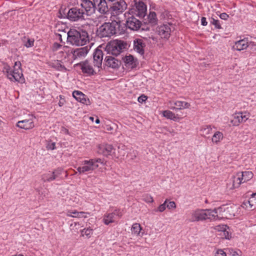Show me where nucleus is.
Listing matches in <instances>:
<instances>
[{
	"instance_id": "1",
	"label": "nucleus",
	"mask_w": 256,
	"mask_h": 256,
	"mask_svg": "<svg viewBox=\"0 0 256 256\" xmlns=\"http://www.w3.org/2000/svg\"><path fill=\"white\" fill-rule=\"evenodd\" d=\"M221 208L210 209H197L191 212L192 217L190 222L202 221L206 220H214L218 218V212L220 211Z\"/></svg>"
},
{
	"instance_id": "2",
	"label": "nucleus",
	"mask_w": 256,
	"mask_h": 256,
	"mask_svg": "<svg viewBox=\"0 0 256 256\" xmlns=\"http://www.w3.org/2000/svg\"><path fill=\"white\" fill-rule=\"evenodd\" d=\"M88 40V34L86 30L73 29L68 31V42L72 45L84 46Z\"/></svg>"
},
{
	"instance_id": "3",
	"label": "nucleus",
	"mask_w": 256,
	"mask_h": 256,
	"mask_svg": "<svg viewBox=\"0 0 256 256\" xmlns=\"http://www.w3.org/2000/svg\"><path fill=\"white\" fill-rule=\"evenodd\" d=\"M120 26V22L116 21L112 22H104L98 28L96 34L100 38H110L114 34H120L117 30Z\"/></svg>"
},
{
	"instance_id": "4",
	"label": "nucleus",
	"mask_w": 256,
	"mask_h": 256,
	"mask_svg": "<svg viewBox=\"0 0 256 256\" xmlns=\"http://www.w3.org/2000/svg\"><path fill=\"white\" fill-rule=\"evenodd\" d=\"M58 16L60 18H66L72 22H78L85 20L84 10L77 7L70 8L68 12H65V10L60 9Z\"/></svg>"
},
{
	"instance_id": "5",
	"label": "nucleus",
	"mask_w": 256,
	"mask_h": 256,
	"mask_svg": "<svg viewBox=\"0 0 256 256\" xmlns=\"http://www.w3.org/2000/svg\"><path fill=\"white\" fill-rule=\"evenodd\" d=\"M127 43L124 40H115L109 42L105 48L108 54L117 56L127 48Z\"/></svg>"
},
{
	"instance_id": "6",
	"label": "nucleus",
	"mask_w": 256,
	"mask_h": 256,
	"mask_svg": "<svg viewBox=\"0 0 256 256\" xmlns=\"http://www.w3.org/2000/svg\"><path fill=\"white\" fill-rule=\"evenodd\" d=\"M147 6L142 2H136L132 8L129 10L128 13L140 18H144L146 14Z\"/></svg>"
},
{
	"instance_id": "7",
	"label": "nucleus",
	"mask_w": 256,
	"mask_h": 256,
	"mask_svg": "<svg viewBox=\"0 0 256 256\" xmlns=\"http://www.w3.org/2000/svg\"><path fill=\"white\" fill-rule=\"evenodd\" d=\"M124 16L126 18V26L127 28L133 31H138L140 30L142 25L140 20L128 12L125 13Z\"/></svg>"
},
{
	"instance_id": "8",
	"label": "nucleus",
	"mask_w": 256,
	"mask_h": 256,
	"mask_svg": "<svg viewBox=\"0 0 256 256\" xmlns=\"http://www.w3.org/2000/svg\"><path fill=\"white\" fill-rule=\"evenodd\" d=\"M96 169V166L90 159L83 160L80 166L76 168L80 174H90Z\"/></svg>"
},
{
	"instance_id": "9",
	"label": "nucleus",
	"mask_w": 256,
	"mask_h": 256,
	"mask_svg": "<svg viewBox=\"0 0 256 256\" xmlns=\"http://www.w3.org/2000/svg\"><path fill=\"white\" fill-rule=\"evenodd\" d=\"M94 2L90 0H80V5L84 10L85 16H90L95 12L96 7Z\"/></svg>"
},
{
	"instance_id": "10",
	"label": "nucleus",
	"mask_w": 256,
	"mask_h": 256,
	"mask_svg": "<svg viewBox=\"0 0 256 256\" xmlns=\"http://www.w3.org/2000/svg\"><path fill=\"white\" fill-rule=\"evenodd\" d=\"M34 120H36V117L34 116L32 114L28 115V118L18 121L17 122L16 126L20 128L26 130L32 129L34 127Z\"/></svg>"
},
{
	"instance_id": "11",
	"label": "nucleus",
	"mask_w": 256,
	"mask_h": 256,
	"mask_svg": "<svg viewBox=\"0 0 256 256\" xmlns=\"http://www.w3.org/2000/svg\"><path fill=\"white\" fill-rule=\"evenodd\" d=\"M64 170L60 168L55 169L53 172H48L42 176V179L45 182H50L60 178Z\"/></svg>"
},
{
	"instance_id": "12",
	"label": "nucleus",
	"mask_w": 256,
	"mask_h": 256,
	"mask_svg": "<svg viewBox=\"0 0 256 256\" xmlns=\"http://www.w3.org/2000/svg\"><path fill=\"white\" fill-rule=\"evenodd\" d=\"M8 78L12 82H20V79L23 77L21 69L14 68L11 70L8 68L6 70Z\"/></svg>"
},
{
	"instance_id": "13",
	"label": "nucleus",
	"mask_w": 256,
	"mask_h": 256,
	"mask_svg": "<svg viewBox=\"0 0 256 256\" xmlns=\"http://www.w3.org/2000/svg\"><path fill=\"white\" fill-rule=\"evenodd\" d=\"M121 216L122 214L120 210H115L112 212L105 214L102 220L105 224L108 225L110 223L114 222Z\"/></svg>"
},
{
	"instance_id": "14",
	"label": "nucleus",
	"mask_w": 256,
	"mask_h": 256,
	"mask_svg": "<svg viewBox=\"0 0 256 256\" xmlns=\"http://www.w3.org/2000/svg\"><path fill=\"white\" fill-rule=\"evenodd\" d=\"M90 48L88 46L76 48L71 50L74 60H80L86 56Z\"/></svg>"
},
{
	"instance_id": "15",
	"label": "nucleus",
	"mask_w": 256,
	"mask_h": 256,
	"mask_svg": "<svg viewBox=\"0 0 256 256\" xmlns=\"http://www.w3.org/2000/svg\"><path fill=\"white\" fill-rule=\"evenodd\" d=\"M115 151L116 149L110 144H102L98 148V152L106 156L114 155Z\"/></svg>"
},
{
	"instance_id": "16",
	"label": "nucleus",
	"mask_w": 256,
	"mask_h": 256,
	"mask_svg": "<svg viewBox=\"0 0 256 256\" xmlns=\"http://www.w3.org/2000/svg\"><path fill=\"white\" fill-rule=\"evenodd\" d=\"M93 62L95 67L100 68L102 67L103 60L104 54L102 51L99 48H96L93 54Z\"/></svg>"
},
{
	"instance_id": "17",
	"label": "nucleus",
	"mask_w": 256,
	"mask_h": 256,
	"mask_svg": "<svg viewBox=\"0 0 256 256\" xmlns=\"http://www.w3.org/2000/svg\"><path fill=\"white\" fill-rule=\"evenodd\" d=\"M242 178L239 172H237L230 179V182L227 184L228 187L230 190L238 188L240 184L244 183Z\"/></svg>"
},
{
	"instance_id": "18",
	"label": "nucleus",
	"mask_w": 256,
	"mask_h": 256,
	"mask_svg": "<svg viewBox=\"0 0 256 256\" xmlns=\"http://www.w3.org/2000/svg\"><path fill=\"white\" fill-rule=\"evenodd\" d=\"M96 7V10L102 14H106L110 9V5H108L106 0H93Z\"/></svg>"
},
{
	"instance_id": "19",
	"label": "nucleus",
	"mask_w": 256,
	"mask_h": 256,
	"mask_svg": "<svg viewBox=\"0 0 256 256\" xmlns=\"http://www.w3.org/2000/svg\"><path fill=\"white\" fill-rule=\"evenodd\" d=\"M157 31L162 38L168 40L170 35V24H164L158 28Z\"/></svg>"
},
{
	"instance_id": "20",
	"label": "nucleus",
	"mask_w": 256,
	"mask_h": 256,
	"mask_svg": "<svg viewBox=\"0 0 256 256\" xmlns=\"http://www.w3.org/2000/svg\"><path fill=\"white\" fill-rule=\"evenodd\" d=\"M78 65L80 66V69L84 74H86L88 75H94L96 74L92 65L87 60L80 62L78 64Z\"/></svg>"
},
{
	"instance_id": "21",
	"label": "nucleus",
	"mask_w": 256,
	"mask_h": 256,
	"mask_svg": "<svg viewBox=\"0 0 256 256\" xmlns=\"http://www.w3.org/2000/svg\"><path fill=\"white\" fill-rule=\"evenodd\" d=\"M110 9L116 14L122 12L127 8V4L124 0H120L110 5Z\"/></svg>"
},
{
	"instance_id": "22",
	"label": "nucleus",
	"mask_w": 256,
	"mask_h": 256,
	"mask_svg": "<svg viewBox=\"0 0 256 256\" xmlns=\"http://www.w3.org/2000/svg\"><path fill=\"white\" fill-rule=\"evenodd\" d=\"M170 108L173 110H180L188 108L190 106V103L181 100L170 102Z\"/></svg>"
},
{
	"instance_id": "23",
	"label": "nucleus",
	"mask_w": 256,
	"mask_h": 256,
	"mask_svg": "<svg viewBox=\"0 0 256 256\" xmlns=\"http://www.w3.org/2000/svg\"><path fill=\"white\" fill-rule=\"evenodd\" d=\"M134 50L135 52L138 53L141 56L144 54V48L146 44L143 40L137 38L134 40Z\"/></svg>"
},
{
	"instance_id": "24",
	"label": "nucleus",
	"mask_w": 256,
	"mask_h": 256,
	"mask_svg": "<svg viewBox=\"0 0 256 256\" xmlns=\"http://www.w3.org/2000/svg\"><path fill=\"white\" fill-rule=\"evenodd\" d=\"M104 62L106 66L112 68H118L120 64V62L119 60L110 56H106Z\"/></svg>"
},
{
	"instance_id": "25",
	"label": "nucleus",
	"mask_w": 256,
	"mask_h": 256,
	"mask_svg": "<svg viewBox=\"0 0 256 256\" xmlns=\"http://www.w3.org/2000/svg\"><path fill=\"white\" fill-rule=\"evenodd\" d=\"M248 46V38H244L236 42L233 46L234 49L240 51L246 49Z\"/></svg>"
},
{
	"instance_id": "26",
	"label": "nucleus",
	"mask_w": 256,
	"mask_h": 256,
	"mask_svg": "<svg viewBox=\"0 0 256 256\" xmlns=\"http://www.w3.org/2000/svg\"><path fill=\"white\" fill-rule=\"evenodd\" d=\"M124 62L126 66L134 68L136 66V60L132 55L126 56L124 58Z\"/></svg>"
},
{
	"instance_id": "27",
	"label": "nucleus",
	"mask_w": 256,
	"mask_h": 256,
	"mask_svg": "<svg viewBox=\"0 0 256 256\" xmlns=\"http://www.w3.org/2000/svg\"><path fill=\"white\" fill-rule=\"evenodd\" d=\"M239 173L242 176V179L244 183L251 180L254 176L253 173L250 171L240 172Z\"/></svg>"
},
{
	"instance_id": "28",
	"label": "nucleus",
	"mask_w": 256,
	"mask_h": 256,
	"mask_svg": "<svg viewBox=\"0 0 256 256\" xmlns=\"http://www.w3.org/2000/svg\"><path fill=\"white\" fill-rule=\"evenodd\" d=\"M242 112L236 113L233 114L232 118L230 120L231 124L234 126H238L239 124L242 122L240 120L242 116Z\"/></svg>"
},
{
	"instance_id": "29",
	"label": "nucleus",
	"mask_w": 256,
	"mask_h": 256,
	"mask_svg": "<svg viewBox=\"0 0 256 256\" xmlns=\"http://www.w3.org/2000/svg\"><path fill=\"white\" fill-rule=\"evenodd\" d=\"M227 226L226 225H222L218 226V230L222 232L220 235L224 236L226 239L230 240L231 238V234L226 230Z\"/></svg>"
},
{
	"instance_id": "30",
	"label": "nucleus",
	"mask_w": 256,
	"mask_h": 256,
	"mask_svg": "<svg viewBox=\"0 0 256 256\" xmlns=\"http://www.w3.org/2000/svg\"><path fill=\"white\" fill-rule=\"evenodd\" d=\"M162 114L165 118L174 121H177L179 118L177 115L168 110L164 111Z\"/></svg>"
},
{
	"instance_id": "31",
	"label": "nucleus",
	"mask_w": 256,
	"mask_h": 256,
	"mask_svg": "<svg viewBox=\"0 0 256 256\" xmlns=\"http://www.w3.org/2000/svg\"><path fill=\"white\" fill-rule=\"evenodd\" d=\"M148 20L152 25H156L157 24L158 19L156 13L154 12H150L148 16Z\"/></svg>"
},
{
	"instance_id": "32",
	"label": "nucleus",
	"mask_w": 256,
	"mask_h": 256,
	"mask_svg": "<svg viewBox=\"0 0 256 256\" xmlns=\"http://www.w3.org/2000/svg\"><path fill=\"white\" fill-rule=\"evenodd\" d=\"M142 228L140 225L138 223L134 224L132 226L131 230L132 234L138 236L140 234Z\"/></svg>"
},
{
	"instance_id": "33",
	"label": "nucleus",
	"mask_w": 256,
	"mask_h": 256,
	"mask_svg": "<svg viewBox=\"0 0 256 256\" xmlns=\"http://www.w3.org/2000/svg\"><path fill=\"white\" fill-rule=\"evenodd\" d=\"M223 138L224 135L222 132H216L214 134L212 140L213 142L218 143L222 140Z\"/></svg>"
},
{
	"instance_id": "34",
	"label": "nucleus",
	"mask_w": 256,
	"mask_h": 256,
	"mask_svg": "<svg viewBox=\"0 0 256 256\" xmlns=\"http://www.w3.org/2000/svg\"><path fill=\"white\" fill-rule=\"evenodd\" d=\"M72 96L78 102H80L82 98L85 96V94L82 92L74 90L72 92Z\"/></svg>"
},
{
	"instance_id": "35",
	"label": "nucleus",
	"mask_w": 256,
	"mask_h": 256,
	"mask_svg": "<svg viewBox=\"0 0 256 256\" xmlns=\"http://www.w3.org/2000/svg\"><path fill=\"white\" fill-rule=\"evenodd\" d=\"M254 205L253 200L250 198L248 200H244L242 206L243 208H252Z\"/></svg>"
},
{
	"instance_id": "36",
	"label": "nucleus",
	"mask_w": 256,
	"mask_h": 256,
	"mask_svg": "<svg viewBox=\"0 0 256 256\" xmlns=\"http://www.w3.org/2000/svg\"><path fill=\"white\" fill-rule=\"evenodd\" d=\"M93 233V230L90 227L86 228L81 230L82 236H86L87 238H90Z\"/></svg>"
},
{
	"instance_id": "37",
	"label": "nucleus",
	"mask_w": 256,
	"mask_h": 256,
	"mask_svg": "<svg viewBox=\"0 0 256 256\" xmlns=\"http://www.w3.org/2000/svg\"><path fill=\"white\" fill-rule=\"evenodd\" d=\"M68 32L62 31L61 34H56V38L58 39L61 42L64 43L62 41V38L64 39H66L68 40Z\"/></svg>"
},
{
	"instance_id": "38",
	"label": "nucleus",
	"mask_w": 256,
	"mask_h": 256,
	"mask_svg": "<svg viewBox=\"0 0 256 256\" xmlns=\"http://www.w3.org/2000/svg\"><path fill=\"white\" fill-rule=\"evenodd\" d=\"M212 130V128L210 125L203 126L201 129L202 134L204 136H206V135H208L210 134Z\"/></svg>"
},
{
	"instance_id": "39",
	"label": "nucleus",
	"mask_w": 256,
	"mask_h": 256,
	"mask_svg": "<svg viewBox=\"0 0 256 256\" xmlns=\"http://www.w3.org/2000/svg\"><path fill=\"white\" fill-rule=\"evenodd\" d=\"M23 42L24 46L26 48H29L34 46V40L33 38H28L26 40H24Z\"/></svg>"
},
{
	"instance_id": "40",
	"label": "nucleus",
	"mask_w": 256,
	"mask_h": 256,
	"mask_svg": "<svg viewBox=\"0 0 256 256\" xmlns=\"http://www.w3.org/2000/svg\"><path fill=\"white\" fill-rule=\"evenodd\" d=\"M70 214H68V216L71 217H75V218H81L83 216L84 214V212H78L76 210L72 211V212H70Z\"/></svg>"
},
{
	"instance_id": "41",
	"label": "nucleus",
	"mask_w": 256,
	"mask_h": 256,
	"mask_svg": "<svg viewBox=\"0 0 256 256\" xmlns=\"http://www.w3.org/2000/svg\"><path fill=\"white\" fill-rule=\"evenodd\" d=\"M210 24L214 26L215 28L218 29H221L222 28L221 26V24L220 22V21L216 20L214 18H212V20L210 21Z\"/></svg>"
},
{
	"instance_id": "42",
	"label": "nucleus",
	"mask_w": 256,
	"mask_h": 256,
	"mask_svg": "<svg viewBox=\"0 0 256 256\" xmlns=\"http://www.w3.org/2000/svg\"><path fill=\"white\" fill-rule=\"evenodd\" d=\"M46 148L48 150H56V142H53L52 140L48 141L46 144Z\"/></svg>"
},
{
	"instance_id": "43",
	"label": "nucleus",
	"mask_w": 256,
	"mask_h": 256,
	"mask_svg": "<svg viewBox=\"0 0 256 256\" xmlns=\"http://www.w3.org/2000/svg\"><path fill=\"white\" fill-rule=\"evenodd\" d=\"M167 202H168V200H166L162 204L159 206L158 208L154 210V212H164L166 208V204H167Z\"/></svg>"
},
{
	"instance_id": "44",
	"label": "nucleus",
	"mask_w": 256,
	"mask_h": 256,
	"mask_svg": "<svg viewBox=\"0 0 256 256\" xmlns=\"http://www.w3.org/2000/svg\"><path fill=\"white\" fill-rule=\"evenodd\" d=\"M56 66L59 70L66 72L67 68L62 64L60 61H58L56 63Z\"/></svg>"
},
{
	"instance_id": "45",
	"label": "nucleus",
	"mask_w": 256,
	"mask_h": 256,
	"mask_svg": "<svg viewBox=\"0 0 256 256\" xmlns=\"http://www.w3.org/2000/svg\"><path fill=\"white\" fill-rule=\"evenodd\" d=\"M240 120L242 122H245L249 118V113L246 112H242Z\"/></svg>"
},
{
	"instance_id": "46",
	"label": "nucleus",
	"mask_w": 256,
	"mask_h": 256,
	"mask_svg": "<svg viewBox=\"0 0 256 256\" xmlns=\"http://www.w3.org/2000/svg\"><path fill=\"white\" fill-rule=\"evenodd\" d=\"M80 102L87 106L90 105L91 104L90 99L86 95H85V96H84V98H82V100L80 101Z\"/></svg>"
},
{
	"instance_id": "47",
	"label": "nucleus",
	"mask_w": 256,
	"mask_h": 256,
	"mask_svg": "<svg viewBox=\"0 0 256 256\" xmlns=\"http://www.w3.org/2000/svg\"><path fill=\"white\" fill-rule=\"evenodd\" d=\"M91 160L92 162L96 166V168H97L98 167V164H102L103 162L102 159L99 158H91Z\"/></svg>"
},
{
	"instance_id": "48",
	"label": "nucleus",
	"mask_w": 256,
	"mask_h": 256,
	"mask_svg": "<svg viewBox=\"0 0 256 256\" xmlns=\"http://www.w3.org/2000/svg\"><path fill=\"white\" fill-rule=\"evenodd\" d=\"M166 206L168 209H170L172 208H175L176 206L175 202L173 201H172L169 202H168L167 204H166Z\"/></svg>"
},
{
	"instance_id": "49",
	"label": "nucleus",
	"mask_w": 256,
	"mask_h": 256,
	"mask_svg": "<svg viewBox=\"0 0 256 256\" xmlns=\"http://www.w3.org/2000/svg\"><path fill=\"white\" fill-rule=\"evenodd\" d=\"M147 98L148 97L146 96L144 94H142L138 98V101L140 103H142L143 102H145Z\"/></svg>"
},
{
	"instance_id": "50",
	"label": "nucleus",
	"mask_w": 256,
	"mask_h": 256,
	"mask_svg": "<svg viewBox=\"0 0 256 256\" xmlns=\"http://www.w3.org/2000/svg\"><path fill=\"white\" fill-rule=\"evenodd\" d=\"M226 252L222 250H218L215 254V256H226Z\"/></svg>"
},
{
	"instance_id": "51",
	"label": "nucleus",
	"mask_w": 256,
	"mask_h": 256,
	"mask_svg": "<svg viewBox=\"0 0 256 256\" xmlns=\"http://www.w3.org/2000/svg\"><path fill=\"white\" fill-rule=\"evenodd\" d=\"M62 46V45L58 44V43H54L52 46L53 50L56 51L59 50L61 47Z\"/></svg>"
},
{
	"instance_id": "52",
	"label": "nucleus",
	"mask_w": 256,
	"mask_h": 256,
	"mask_svg": "<svg viewBox=\"0 0 256 256\" xmlns=\"http://www.w3.org/2000/svg\"><path fill=\"white\" fill-rule=\"evenodd\" d=\"M229 17L228 15L226 14V12H223L220 14V18L224 20H228V18Z\"/></svg>"
},
{
	"instance_id": "53",
	"label": "nucleus",
	"mask_w": 256,
	"mask_h": 256,
	"mask_svg": "<svg viewBox=\"0 0 256 256\" xmlns=\"http://www.w3.org/2000/svg\"><path fill=\"white\" fill-rule=\"evenodd\" d=\"M60 132V133L63 134H68V135L70 134L68 130L64 126L61 128Z\"/></svg>"
},
{
	"instance_id": "54",
	"label": "nucleus",
	"mask_w": 256,
	"mask_h": 256,
	"mask_svg": "<svg viewBox=\"0 0 256 256\" xmlns=\"http://www.w3.org/2000/svg\"><path fill=\"white\" fill-rule=\"evenodd\" d=\"M145 201L147 202H152L154 200L151 196H146L145 198Z\"/></svg>"
},
{
	"instance_id": "55",
	"label": "nucleus",
	"mask_w": 256,
	"mask_h": 256,
	"mask_svg": "<svg viewBox=\"0 0 256 256\" xmlns=\"http://www.w3.org/2000/svg\"><path fill=\"white\" fill-rule=\"evenodd\" d=\"M208 24L206 19L205 17H202L201 18V24L203 26H206Z\"/></svg>"
},
{
	"instance_id": "56",
	"label": "nucleus",
	"mask_w": 256,
	"mask_h": 256,
	"mask_svg": "<svg viewBox=\"0 0 256 256\" xmlns=\"http://www.w3.org/2000/svg\"><path fill=\"white\" fill-rule=\"evenodd\" d=\"M65 102H66L65 100H60L58 104L60 107H61L64 105Z\"/></svg>"
},
{
	"instance_id": "57",
	"label": "nucleus",
	"mask_w": 256,
	"mask_h": 256,
	"mask_svg": "<svg viewBox=\"0 0 256 256\" xmlns=\"http://www.w3.org/2000/svg\"><path fill=\"white\" fill-rule=\"evenodd\" d=\"M16 66H18V68L20 69V67H21V63H20V62H19V61L15 62V63H14V68Z\"/></svg>"
},
{
	"instance_id": "58",
	"label": "nucleus",
	"mask_w": 256,
	"mask_h": 256,
	"mask_svg": "<svg viewBox=\"0 0 256 256\" xmlns=\"http://www.w3.org/2000/svg\"><path fill=\"white\" fill-rule=\"evenodd\" d=\"M253 200H256V193H253L251 194V197H250Z\"/></svg>"
},
{
	"instance_id": "59",
	"label": "nucleus",
	"mask_w": 256,
	"mask_h": 256,
	"mask_svg": "<svg viewBox=\"0 0 256 256\" xmlns=\"http://www.w3.org/2000/svg\"><path fill=\"white\" fill-rule=\"evenodd\" d=\"M95 122H96V124H100V120H99L98 118H97L96 120H95Z\"/></svg>"
},
{
	"instance_id": "60",
	"label": "nucleus",
	"mask_w": 256,
	"mask_h": 256,
	"mask_svg": "<svg viewBox=\"0 0 256 256\" xmlns=\"http://www.w3.org/2000/svg\"><path fill=\"white\" fill-rule=\"evenodd\" d=\"M59 98H60V100H64V96H62V95H60L59 96Z\"/></svg>"
},
{
	"instance_id": "61",
	"label": "nucleus",
	"mask_w": 256,
	"mask_h": 256,
	"mask_svg": "<svg viewBox=\"0 0 256 256\" xmlns=\"http://www.w3.org/2000/svg\"><path fill=\"white\" fill-rule=\"evenodd\" d=\"M2 124H3L2 122L0 120V128L2 127Z\"/></svg>"
},
{
	"instance_id": "62",
	"label": "nucleus",
	"mask_w": 256,
	"mask_h": 256,
	"mask_svg": "<svg viewBox=\"0 0 256 256\" xmlns=\"http://www.w3.org/2000/svg\"><path fill=\"white\" fill-rule=\"evenodd\" d=\"M24 256L22 254H18V255H15V256Z\"/></svg>"
},
{
	"instance_id": "63",
	"label": "nucleus",
	"mask_w": 256,
	"mask_h": 256,
	"mask_svg": "<svg viewBox=\"0 0 256 256\" xmlns=\"http://www.w3.org/2000/svg\"><path fill=\"white\" fill-rule=\"evenodd\" d=\"M109 2H115L116 0H108Z\"/></svg>"
},
{
	"instance_id": "64",
	"label": "nucleus",
	"mask_w": 256,
	"mask_h": 256,
	"mask_svg": "<svg viewBox=\"0 0 256 256\" xmlns=\"http://www.w3.org/2000/svg\"><path fill=\"white\" fill-rule=\"evenodd\" d=\"M92 120L94 121V118L93 117H90V118Z\"/></svg>"
}]
</instances>
